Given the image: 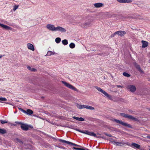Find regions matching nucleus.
I'll list each match as a JSON object with an SVG mask.
<instances>
[{
  "instance_id": "393cba45",
  "label": "nucleus",
  "mask_w": 150,
  "mask_h": 150,
  "mask_svg": "<svg viewBox=\"0 0 150 150\" xmlns=\"http://www.w3.org/2000/svg\"><path fill=\"white\" fill-rule=\"evenodd\" d=\"M15 140L17 142H19L22 144H23V142L20 139L18 138H16Z\"/></svg>"
},
{
  "instance_id": "a18cd8bd",
  "label": "nucleus",
  "mask_w": 150,
  "mask_h": 150,
  "mask_svg": "<svg viewBox=\"0 0 150 150\" xmlns=\"http://www.w3.org/2000/svg\"><path fill=\"white\" fill-rule=\"evenodd\" d=\"M6 103L7 104H10V103H6V102H5L4 103Z\"/></svg>"
},
{
  "instance_id": "9d476101",
  "label": "nucleus",
  "mask_w": 150,
  "mask_h": 150,
  "mask_svg": "<svg viewBox=\"0 0 150 150\" xmlns=\"http://www.w3.org/2000/svg\"><path fill=\"white\" fill-rule=\"evenodd\" d=\"M47 28L50 30L55 31L56 27L54 25L51 24H48L46 25Z\"/></svg>"
},
{
  "instance_id": "6ab92c4d",
  "label": "nucleus",
  "mask_w": 150,
  "mask_h": 150,
  "mask_svg": "<svg viewBox=\"0 0 150 150\" xmlns=\"http://www.w3.org/2000/svg\"><path fill=\"white\" fill-rule=\"evenodd\" d=\"M72 118L79 121H82L84 120V119L82 117H77L73 116Z\"/></svg>"
},
{
  "instance_id": "b1692460",
  "label": "nucleus",
  "mask_w": 150,
  "mask_h": 150,
  "mask_svg": "<svg viewBox=\"0 0 150 150\" xmlns=\"http://www.w3.org/2000/svg\"><path fill=\"white\" fill-rule=\"evenodd\" d=\"M25 113H26L28 114L31 115L33 113V111L30 109H28L26 112Z\"/></svg>"
},
{
  "instance_id": "ea45409f",
  "label": "nucleus",
  "mask_w": 150,
  "mask_h": 150,
  "mask_svg": "<svg viewBox=\"0 0 150 150\" xmlns=\"http://www.w3.org/2000/svg\"><path fill=\"white\" fill-rule=\"evenodd\" d=\"M27 68V69L28 70H30V71H31V69H32L30 66H28Z\"/></svg>"
},
{
  "instance_id": "bb28decb",
  "label": "nucleus",
  "mask_w": 150,
  "mask_h": 150,
  "mask_svg": "<svg viewBox=\"0 0 150 150\" xmlns=\"http://www.w3.org/2000/svg\"><path fill=\"white\" fill-rule=\"evenodd\" d=\"M69 46L70 48L73 49L75 47V45L74 43L71 42L69 44Z\"/></svg>"
},
{
  "instance_id": "a878e982",
  "label": "nucleus",
  "mask_w": 150,
  "mask_h": 150,
  "mask_svg": "<svg viewBox=\"0 0 150 150\" xmlns=\"http://www.w3.org/2000/svg\"><path fill=\"white\" fill-rule=\"evenodd\" d=\"M62 43L64 45H66L68 44V42L67 40L65 39L63 40L62 41Z\"/></svg>"
},
{
  "instance_id": "20e7f679",
  "label": "nucleus",
  "mask_w": 150,
  "mask_h": 150,
  "mask_svg": "<svg viewBox=\"0 0 150 150\" xmlns=\"http://www.w3.org/2000/svg\"><path fill=\"white\" fill-rule=\"evenodd\" d=\"M62 82L66 87H68L69 88L75 91H78V90L76 88L74 87L69 83L63 81H62Z\"/></svg>"
},
{
  "instance_id": "79ce46f5",
  "label": "nucleus",
  "mask_w": 150,
  "mask_h": 150,
  "mask_svg": "<svg viewBox=\"0 0 150 150\" xmlns=\"http://www.w3.org/2000/svg\"><path fill=\"white\" fill-rule=\"evenodd\" d=\"M117 86L118 88H119V87L122 88L123 87L122 86H121L120 85H117Z\"/></svg>"
},
{
  "instance_id": "412c9836",
  "label": "nucleus",
  "mask_w": 150,
  "mask_h": 150,
  "mask_svg": "<svg viewBox=\"0 0 150 150\" xmlns=\"http://www.w3.org/2000/svg\"><path fill=\"white\" fill-rule=\"evenodd\" d=\"M103 93L105 96L107 97L108 98H109L110 99H111V97L110 95L108 94L107 92H106L105 91H103V92L102 93Z\"/></svg>"
},
{
  "instance_id": "f704fd0d",
  "label": "nucleus",
  "mask_w": 150,
  "mask_h": 150,
  "mask_svg": "<svg viewBox=\"0 0 150 150\" xmlns=\"http://www.w3.org/2000/svg\"><path fill=\"white\" fill-rule=\"evenodd\" d=\"M0 121L1 124H5L7 123V121L5 120H0Z\"/></svg>"
},
{
  "instance_id": "5701e85b",
  "label": "nucleus",
  "mask_w": 150,
  "mask_h": 150,
  "mask_svg": "<svg viewBox=\"0 0 150 150\" xmlns=\"http://www.w3.org/2000/svg\"><path fill=\"white\" fill-rule=\"evenodd\" d=\"M55 54L54 52H53L50 51H48L46 56H50L52 55H54Z\"/></svg>"
},
{
  "instance_id": "58836bf2",
  "label": "nucleus",
  "mask_w": 150,
  "mask_h": 150,
  "mask_svg": "<svg viewBox=\"0 0 150 150\" xmlns=\"http://www.w3.org/2000/svg\"><path fill=\"white\" fill-rule=\"evenodd\" d=\"M116 34H117L115 33H115H114V34L113 35H111L110 37L112 38V37H114L115 36V35Z\"/></svg>"
},
{
  "instance_id": "49530a36",
  "label": "nucleus",
  "mask_w": 150,
  "mask_h": 150,
  "mask_svg": "<svg viewBox=\"0 0 150 150\" xmlns=\"http://www.w3.org/2000/svg\"><path fill=\"white\" fill-rule=\"evenodd\" d=\"M149 110L150 111V109H149Z\"/></svg>"
},
{
  "instance_id": "2eb2a0df",
  "label": "nucleus",
  "mask_w": 150,
  "mask_h": 150,
  "mask_svg": "<svg viewBox=\"0 0 150 150\" xmlns=\"http://www.w3.org/2000/svg\"><path fill=\"white\" fill-rule=\"evenodd\" d=\"M27 47L28 48L32 50V51H34L35 50L34 48L33 45L31 44L28 43L27 45Z\"/></svg>"
},
{
  "instance_id": "f03ea898",
  "label": "nucleus",
  "mask_w": 150,
  "mask_h": 150,
  "mask_svg": "<svg viewBox=\"0 0 150 150\" xmlns=\"http://www.w3.org/2000/svg\"><path fill=\"white\" fill-rule=\"evenodd\" d=\"M112 121H113L117 123H119L125 127H127L128 128H132V125H131L126 123H125L121 120H120L115 119H114L112 120Z\"/></svg>"
},
{
  "instance_id": "f8f14e48",
  "label": "nucleus",
  "mask_w": 150,
  "mask_h": 150,
  "mask_svg": "<svg viewBox=\"0 0 150 150\" xmlns=\"http://www.w3.org/2000/svg\"><path fill=\"white\" fill-rule=\"evenodd\" d=\"M115 33L119 35L120 36H123L125 35L126 33L123 30H120L117 31L115 32Z\"/></svg>"
},
{
  "instance_id": "aec40b11",
  "label": "nucleus",
  "mask_w": 150,
  "mask_h": 150,
  "mask_svg": "<svg viewBox=\"0 0 150 150\" xmlns=\"http://www.w3.org/2000/svg\"><path fill=\"white\" fill-rule=\"evenodd\" d=\"M135 66L136 68L138 69V71H139L140 72L142 73H144L142 69H141L139 65L137 64H136L135 65Z\"/></svg>"
},
{
  "instance_id": "9b49d317",
  "label": "nucleus",
  "mask_w": 150,
  "mask_h": 150,
  "mask_svg": "<svg viewBox=\"0 0 150 150\" xmlns=\"http://www.w3.org/2000/svg\"><path fill=\"white\" fill-rule=\"evenodd\" d=\"M58 31L62 32H65L66 31V29L62 27L58 26L56 27L55 31Z\"/></svg>"
},
{
  "instance_id": "0eeeda50",
  "label": "nucleus",
  "mask_w": 150,
  "mask_h": 150,
  "mask_svg": "<svg viewBox=\"0 0 150 150\" xmlns=\"http://www.w3.org/2000/svg\"><path fill=\"white\" fill-rule=\"evenodd\" d=\"M76 130L80 132H82L83 133L85 134H88L91 136H93L94 137H96V134L93 132H90L86 130L84 132H83L81 131L80 130L78 129H76Z\"/></svg>"
},
{
  "instance_id": "f3484780",
  "label": "nucleus",
  "mask_w": 150,
  "mask_h": 150,
  "mask_svg": "<svg viewBox=\"0 0 150 150\" xmlns=\"http://www.w3.org/2000/svg\"><path fill=\"white\" fill-rule=\"evenodd\" d=\"M0 26L6 29L11 30V28L10 27L2 24L1 23H0Z\"/></svg>"
},
{
  "instance_id": "4468645a",
  "label": "nucleus",
  "mask_w": 150,
  "mask_h": 150,
  "mask_svg": "<svg viewBox=\"0 0 150 150\" xmlns=\"http://www.w3.org/2000/svg\"><path fill=\"white\" fill-rule=\"evenodd\" d=\"M131 146L134 148H136L139 149L140 147V146L135 143H133L131 144Z\"/></svg>"
},
{
  "instance_id": "39448f33",
  "label": "nucleus",
  "mask_w": 150,
  "mask_h": 150,
  "mask_svg": "<svg viewBox=\"0 0 150 150\" xmlns=\"http://www.w3.org/2000/svg\"><path fill=\"white\" fill-rule=\"evenodd\" d=\"M19 124L21 125V127L22 129L24 131H27L28 130L29 128H30L31 129L33 128V127L31 126L28 125L26 124H23L20 122Z\"/></svg>"
},
{
  "instance_id": "c9c22d12",
  "label": "nucleus",
  "mask_w": 150,
  "mask_h": 150,
  "mask_svg": "<svg viewBox=\"0 0 150 150\" xmlns=\"http://www.w3.org/2000/svg\"><path fill=\"white\" fill-rule=\"evenodd\" d=\"M18 108L20 110L22 111L24 113L26 112V111L25 110L23 109L20 108Z\"/></svg>"
},
{
  "instance_id": "c85d7f7f",
  "label": "nucleus",
  "mask_w": 150,
  "mask_h": 150,
  "mask_svg": "<svg viewBox=\"0 0 150 150\" xmlns=\"http://www.w3.org/2000/svg\"><path fill=\"white\" fill-rule=\"evenodd\" d=\"M86 105H79L78 106V108L80 109H83V108H86Z\"/></svg>"
},
{
  "instance_id": "c03bdc74",
  "label": "nucleus",
  "mask_w": 150,
  "mask_h": 150,
  "mask_svg": "<svg viewBox=\"0 0 150 150\" xmlns=\"http://www.w3.org/2000/svg\"><path fill=\"white\" fill-rule=\"evenodd\" d=\"M146 138L148 139H150V136H147Z\"/></svg>"
},
{
  "instance_id": "4be33fe9",
  "label": "nucleus",
  "mask_w": 150,
  "mask_h": 150,
  "mask_svg": "<svg viewBox=\"0 0 150 150\" xmlns=\"http://www.w3.org/2000/svg\"><path fill=\"white\" fill-rule=\"evenodd\" d=\"M6 130L4 129L0 128V134H3L6 133Z\"/></svg>"
},
{
  "instance_id": "4c0bfd02",
  "label": "nucleus",
  "mask_w": 150,
  "mask_h": 150,
  "mask_svg": "<svg viewBox=\"0 0 150 150\" xmlns=\"http://www.w3.org/2000/svg\"><path fill=\"white\" fill-rule=\"evenodd\" d=\"M105 134L106 135V136L109 137H111L112 136L110 134H107L106 133H105Z\"/></svg>"
},
{
  "instance_id": "7ed1b4c3",
  "label": "nucleus",
  "mask_w": 150,
  "mask_h": 150,
  "mask_svg": "<svg viewBox=\"0 0 150 150\" xmlns=\"http://www.w3.org/2000/svg\"><path fill=\"white\" fill-rule=\"evenodd\" d=\"M120 115L122 117L125 118H127L129 119L135 121H137L138 120L137 118L134 117L132 115H129L127 114H125L124 113H121Z\"/></svg>"
},
{
  "instance_id": "a211bd4d",
  "label": "nucleus",
  "mask_w": 150,
  "mask_h": 150,
  "mask_svg": "<svg viewBox=\"0 0 150 150\" xmlns=\"http://www.w3.org/2000/svg\"><path fill=\"white\" fill-rule=\"evenodd\" d=\"M94 6L96 8H99L103 6V5L102 3H95Z\"/></svg>"
},
{
  "instance_id": "423d86ee",
  "label": "nucleus",
  "mask_w": 150,
  "mask_h": 150,
  "mask_svg": "<svg viewBox=\"0 0 150 150\" xmlns=\"http://www.w3.org/2000/svg\"><path fill=\"white\" fill-rule=\"evenodd\" d=\"M59 141L60 142H61L63 143H66L69 145H70L71 146H76L78 147H81V146L77 145L76 144L73 143L71 142H69V141H67L65 140H62L61 139H58Z\"/></svg>"
},
{
  "instance_id": "c756f323",
  "label": "nucleus",
  "mask_w": 150,
  "mask_h": 150,
  "mask_svg": "<svg viewBox=\"0 0 150 150\" xmlns=\"http://www.w3.org/2000/svg\"><path fill=\"white\" fill-rule=\"evenodd\" d=\"M86 108L91 110H93L94 109V107L92 106H91L88 105H87L86 106Z\"/></svg>"
},
{
  "instance_id": "f257e3e1",
  "label": "nucleus",
  "mask_w": 150,
  "mask_h": 150,
  "mask_svg": "<svg viewBox=\"0 0 150 150\" xmlns=\"http://www.w3.org/2000/svg\"><path fill=\"white\" fill-rule=\"evenodd\" d=\"M92 17L90 16L87 17V18L88 21V22L84 23L81 25V27L84 28H87L88 27L91 26L92 24L91 23L93 22V20L91 19Z\"/></svg>"
},
{
  "instance_id": "6e6552de",
  "label": "nucleus",
  "mask_w": 150,
  "mask_h": 150,
  "mask_svg": "<svg viewBox=\"0 0 150 150\" xmlns=\"http://www.w3.org/2000/svg\"><path fill=\"white\" fill-rule=\"evenodd\" d=\"M127 88L129 89L132 92H134L136 90V88L135 86L132 85H129L127 87Z\"/></svg>"
},
{
  "instance_id": "37998d69",
  "label": "nucleus",
  "mask_w": 150,
  "mask_h": 150,
  "mask_svg": "<svg viewBox=\"0 0 150 150\" xmlns=\"http://www.w3.org/2000/svg\"><path fill=\"white\" fill-rule=\"evenodd\" d=\"M5 56L4 55H0V59L1 58L3 57H4Z\"/></svg>"
},
{
  "instance_id": "a19ab883",
  "label": "nucleus",
  "mask_w": 150,
  "mask_h": 150,
  "mask_svg": "<svg viewBox=\"0 0 150 150\" xmlns=\"http://www.w3.org/2000/svg\"><path fill=\"white\" fill-rule=\"evenodd\" d=\"M36 69L34 68H33L32 69L31 71H36Z\"/></svg>"
},
{
  "instance_id": "e433bc0d",
  "label": "nucleus",
  "mask_w": 150,
  "mask_h": 150,
  "mask_svg": "<svg viewBox=\"0 0 150 150\" xmlns=\"http://www.w3.org/2000/svg\"><path fill=\"white\" fill-rule=\"evenodd\" d=\"M18 7V5H15L13 8V10L15 11Z\"/></svg>"
},
{
  "instance_id": "2f4dec72",
  "label": "nucleus",
  "mask_w": 150,
  "mask_h": 150,
  "mask_svg": "<svg viewBox=\"0 0 150 150\" xmlns=\"http://www.w3.org/2000/svg\"><path fill=\"white\" fill-rule=\"evenodd\" d=\"M95 88L98 91L101 92V93H102L103 91L102 89H101L99 87H98V86H96L95 87Z\"/></svg>"
},
{
  "instance_id": "7c9ffc66",
  "label": "nucleus",
  "mask_w": 150,
  "mask_h": 150,
  "mask_svg": "<svg viewBox=\"0 0 150 150\" xmlns=\"http://www.w3.org/2000/svg\"><path fill=\"white\" fill-rule=\"evenodd\" d=\"M123 75L127 77H129L130 76V75L128 74V73L125 72H123Z\"/></svg>"
},
{
  "instance_id": "1a4fd4ad",
  "label": "nucleus",
  "mask_w": 150,
  "mask_h": 150,
  "mask_svg": "<svg viewBox=\"0 0 150 150\" xmlns=\"http://www.w3.org/2000/svg\"><path fill=\"white\" fill-rule=\"evenodd\" d=\"M112 142L114 145L120 146H123L124 144H127L128 143H126L120 142H116L115 141H112Z\"/></svg>"
},
{
  "instance_id": "72a5a7b5",
  "label": "nucleus",
  "mask_w": 150,
  "mask_h": 150,
  "mask_svg": "<svg viewBox=\"0 0 150 150\" xmlns=\"http://www.w3.org/2000/svg\"><path fill=\"white\" fill-rule=\"evenodd\" d=\"M7 100V99L4 98H0V101H5ZM0 102H1L0 101Z\"/></svg>"
},
{
  "instance_id": "ddd939ff",
  "label": "nucleus",
  "mask_w": 150,
  "mask_h": 150,
  "mask_svg": "<svg viewBox=\"0 0 150 150\" xmlns=\"http://www.w3.org/2000/svg\"><path fill=\"white\" fill-rule=\"evenodd\" d=\"M117 1L121 3H129L132 2V0H117Z\"/></svg>"
},
{
  "instance_id": "dca6fc26",
  "label": "nucleus",
  "mask_w": 150,
  "mask_h": 150,
  "mask_svg": "<svg viewBox=\"0 0 150 150\" xmlns=\"http://www.w3.org/2000/svg\"><path fill=\"white\" fill-rule=\"evenodd\" d=\"M142 47L143 48H145L148 45V43L147 42L144 40H142Z\"/></svg>"
},
{
  "instance_id": "cd10ccee",
  "label": "nucleus",
  "mask_w": 150,
  "mask_h": 150,
  "mask_svg": "<svg viewBox=\"0 0 150 150\" xmlns=\"http://www.w3.org/2000/svg\"><path fill=\"white\" fill-rule=\"evenodd\" d=\"M55 41L56 43H59L61 41V39L60 38H56Z\"/></svg>"
},
{
  "instance_id": "473e14b6",
  "label": "nucleus",
  "mask_w": 150,
  "mask_h": 150,
  "mask_svg": "<svg viewBox=\"0 0 150 150\" xmlns=\"http://www.w3.org/2000/svg\"><path fill=\"white\" fill-rule=\"evenodd\" d=\"M73 149H74L78 150H86L85 149H83L76 148V147H74L73 148Z\"/></svg>"
}]
</instances>
